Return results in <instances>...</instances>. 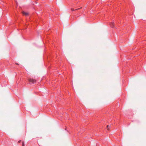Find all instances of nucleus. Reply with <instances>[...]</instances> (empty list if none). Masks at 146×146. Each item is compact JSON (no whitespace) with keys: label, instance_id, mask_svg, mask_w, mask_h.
Here are the masks:
<instances>
[{"label":"nucleus","instance_id":"4","mask_svg":"<svg viewBox=\"0 0 146 146\" xmlns=\"http://www.w3.org/2000/svg\"><path fill=\"white\" fill-rule=\"evenodd\" d=\"M22 146H25L24 143L23 141L22 142Z\"/></svg>","mask_w":146,"mask_h":146},{"label":"nucleus","instance_id":"1","mask_svg":"<svg viewBox=\"0 0 146 146\" xmlns=\"http://www.w3.org/2000/svg\"><path fill=\"white\" fill-rule=\"evenodd\" d=\"M28 80L30 84H33L35 83L36 82V80L33 78H30Z\"/></svg>","mask_w":146,"mask_h":146},{"label":"nucleus","instance_id":"5","mask_svg":"<svg viewBox=\"0 0 146 146\" xmlns=\"http://www.w3.org/2000/svg\"><path fill=\"white\" fill-rule=\"evenodd\" d=\"M108 127H109V125H107V128H108V129H108Z\"/></svg>","mask_w":146,"mask_h":146},{"label":"nucleus","instance_id":"7","mask_svg":"<svg viewBox=\"0 0 146 146\" xmlns=\"http://www.w3.org/2000/svg\"><path fill=\"white\" fill-rule=\"evenodd\" d=\"M71 10H72V11H74V9H71Z\"/></svg>","mask_w":146,"mask_h":146},{"label":"nucleus","instance_id":"9","mask_svg":"<svg viewBox=\"0 0 146 146\" xmlns=\"http://www.w3.org/2000/svg\"><path fill=\"white\" fill-rule=\"evenodd\" d=\"M16 64H17V65H18V63H16Z\"/></svg>","mask_w":146,"mask_h":146},{"label":"nucleus","instance_id":"2","mask_svg":"<svg viewBox=\"0 0 146 146\" xmlns=\"http://www.w3.org/2000/svg\"><path fill=\"white\" fill-rule=\"evenodd\" d=\"M110 25L111 27H112L113 28H114L115 27L114 25V22H111V23H110Z\"/></svg>","mask_w":146,"mask_h":146},{"label":"nucleus","instance_id":"3","mask_svg":"<svg viewBox=\"0 0 146 146\" xmlns=\"http://www.w3.org/2000/svg\"><path fill=\"white\" fill-rule=\"evenodd\" d=\"M23 14L26 16H27L28 15L29 13L27 12H26L24 11H23L22 12Z\"/></svg>","mask_w":146,"mask_h":146},{"label":"nucleus","instance_id":"8","mask_svg":"<svg viewBox=\"0 0 146 146\" xmlns=\"http://www.w3.org/2000/svg\"><path fill=\"white\" fill-rule=\"evenodd\" d=\"M78 9H75V10H78Z\"/></svg>","mask_w":146,"mask_h":146},{"label":"nucleus","instance_id":"6","mask_svg":"<svg viewBox=\"0 0 146 146\" xmlns=\"http://www.w3.org/2000/svg\"><path fill=\"white\" fill-rule=\"evenodd\" d=\"M21 141V140H20L19 141H18V143H20Z\"/></svg>","mask_w":146,"mask_h":146}]
</instances>
